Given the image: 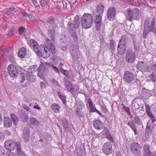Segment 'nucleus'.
Segmentation results:
<instances>
[{
  "instance_id": "nucleus-57",
  "label": "nucleus",
  "mask_w": 156,
  "mask_h": 156,
  "mask_svg": "<svg viewBox=\"0 0 156 156\" xmlns=\"http://www.w3.org/2000/svg\"><path fill=\"white\" fill-rule=\"evenodd\" d=\"M145 108L146 112L150 111L151 108L149 105H146Z\"/></svg>"
},
{
  "instance_id": "nucleus-51",
  "label": "nucleus",
  "mask_w": 156,
  "mask_h": 156,
  "mask_svg": "<svg viewBox=\"0 0 156 156\" xmlns=\"http://www.w3.org/2000/svg\"><path fill=\"white\" fill-rule=\"evenodd\" d=\"M28 17L31 21H34L35 20V18L34 16L30 14Z\"/></svg>"
},
{
  "instance_id": "nucleus-59",
  "label": "nucleus",
  "mask_w": 156,
  "mask_h": 156,
  "mask_svg": "<svg viewBox=\"0 0 156 156\" xmlns=\"http://www.w3.org/2000/svg\"><path fill=\"white\" fill-rule=\"evenodd\" d=\"M94 112H96L98 114H99L101 116H102V115L101 113L98 111V110L96 108L94 111Z\"/></svg>"
},
{
  "instance_id": "nucleus-47",
  "label": "nucleus",
  "mask_w": 156,
  "mask_h": 156,
  "mask_svg": "<svg viewBox=\"0 0 156 156\" xmlns=\"http://www.w3.org/2000/svg\"><path fill=\"white\" fill-rule=\"evenodd\" d=\"M25 29L23 27H20L19 29V33L20 35L23 34V32L25 31Z\"/></svg>"
},
{
  "instance_id": "nucleus-10",
  "label": "nucleus",
  "mask_w": 156,
  "mask_h": 156,
  "mask_svg": "<svg viewBox=\"0 0 156 156\" xmlns=\"http://www.w3.org/2000/svg\"><path fill=\"white\" fill-rule=\"evenodd\" d=\"M135 53L133 51H127L126 53V60L129 63H133L136 59Z\"/></svg>"
},
{
  "instance_id": "nucleus-33",
  "label": "nucleus",
  "mask_w": 156,
  "mask_h": 156,
  "mask_svg": "<svg viewBox=\"0 0 156 156\" xmlns=\"http://www.w3.org/2000/svg\"><path fill=\"white\" fill-rule=\"evenodd\" d=\"M81 109L80 108L77 107L75 112L76 114L80 118L83 117L84 116L83 113Z\"/></svg>"
},
{
  "instance_id": "nucleus-20",
  "label": "nucleus",
  "mask_w": 156,
  "mask_h": 156,
  "mask_svg": "<svg viewBox=\"0 0 156 156\" xmlns=\"http://www.w3.org/2000/svg\"><path fill=\"white\" fill-rule=\"evenodd\" d=\"M144 153L143 156H151V153L150 149V147L149 145H144Z\"/></svg>"
},
{
  "instance_id": "nucleus-1",
  "label": "nucleus",
  "mask_w": 156,
  "mask_h": 156,
  "mask_svg": "<svg viewBox=\"0 0 156 156\" xmlns=\"http://www.w3.org/2000/svg\"><path fill=\"white\" fill-rule=\"evenodd\" d=\"M93 22L92 16L90 14L85 13L83 16L81 20V26L84 29L90 28Z\"/></svg>"
},
{
  "instance_id": "nucleus-16",
  "label": "nucleus",
  "mask_w": 156,
  "mask_h": 156,
  "mask_svg": "<svg viewBox=\"0 0 156 156\" xmlns=\"http://www.w3.org/2000/svg\"><path fill=\"white\" fill-rule=\"evenodd\" d=\"M94 127L98 130L101 129L103 128L102 122L100 120H96L93 122Z\"/></svg>"
},
{
  "instance_id": "nucleus-25",
  "label": "nucleus",
  "mask_w": 156,
  "mask_h": 156,
  "mask_svg": "<svg viewBox=\"0 0 156 156\" xmlns=\"http://www.w3.org/2000/svg\"><path fill=\"white\" fill-rule=\"evenodd\" d=\"M10 116L13 124L15 125H17L19 121V119L18 117L14 113H12L11 114Z\"/></svg>"
},
{
  "instance_id": "nucleus-27",
  "label": "nucleus",
  "mask_w": 156,
  "mask_h": 156,
  "mask_svg": "<svg viewBox=\"0 0 156 156\" xmlns=\"http://www.w3.org/2000/svg\"><path fill=\"white\" fill-rule=\"evenodd\" d=\"M17 11V9L14 7H12L5 9L4 12L5 13L9 15L13 12H15Z\"/></svg>"
},
{
  "instance_id": "nucleus-52",
  "label": "nucleus",
  "mask_w": 156,
  "mask_h": 156,
  "mask_svg": "<svg viewBox=\"0 0 156 156\" xmlns=\"http://www.w3.org/2000/svg\"><path fill=\"white\" fill-rule=\"evenodd\" d=\"M32 3L35 7H38L39 6L38 3L36 0H32Z\"/></svg>"
},
{
  "instance_id": "nucleus-15",
  "label": "nucleus",
  "mask_w": 156,
  "mask_h": 156,
  "mask_svg": "<svg viewBox=\"0 0 156 156\" xmlns=\"http://www.w3.org/2000/svg\"><path fill=\"white\" fill-rule=\"evenodd\" d=\"M23 136L25 141L28 142L30 137V130L28 127H25L23 129Z\"/></svg>"
},
{
  "instance_id": "nucleus-50",
  "label": "nucleus",
  "mask_w": 156,
  "mask_h": 156,
  "mask_svg": "<svg viewBox=\"0 0 156 156\" xmlns=\"http://www.w3.org/2000/svg\"><path fill=\"white\" fill-rule=\"evenodd\" d=\"M51 82L53 84L55 85L56 86H60V85L58 83L56 80L55 79H52L51 80Z\"/></svg>"
},
{
  "instance_id": "nucleus-46",
  "label": "nucleus",
  "mask_w": 156,
  "mask_h": 156,
  "mask_svg": "<svg viewBox=\"0 0 156 156\" xmlns=\"http://www.w3.org/2000/svg\"><path fill=\"white\" fill-rule=\"evenodd\" d=\"M95 26L97 30H99L101 28V22H99L98 21H97V22H95Z\"/></svg>"
},
{
  "instance_id": "nucleus-36",
  "label": "nucleus",
  "mask_w": 156,
  "mask_h": 156,
  "mask_svg": "<svg viewBox=\"0 0 156 156\" xmlns=\"http://www.w3.org/2000/svg\"><path fill=\"white\" fill-rule=\"evenodd\" d=\"M126 36L125 35L122 36L118 44L126 46Z\"/></svg>"
},
{
  "instance_id": "nucleus-18",
  "label": "nucleus",
  "mask_w": 156,
  "mask_h": 156,
  "mask_svg": "<svg viewBox=\"0 0 156 156\" xmlns=\"http://www.w3.org/2000/svg\"><path fill=\"white\" fill-rule=\"evenodd\" d=\"M4 119V126L6 128L10 127L12 126V122L10 117H5Z\"/></svg>"
},
{
  "instance_id": "nucleus-8",
  "label": "nucleus",
  "mask_w": 156,
  "mask_h": 156,
  "mask_svg": "<svg viewBox=\"0 0 156 156\" xmlns=\"http://www.w3.org/2000/svg\"><path fill=\"white\" fill-rule=\"evenodd\" d=\"M123 79L126 82L130 83L134 80L135 76L132 73L126 71L124 73Z\"/></svg>"
},
{
  "instance_id": "nucleus-55",
  "label": "nucleus",
  "mask_w": 156,
  "mask_h": 156,
  "mask_svg": "<svg viewBox=\"0 0 156 156\" xmlns=\"http://www.w3.org/2000/svg\"><path fill=\"white\" fill-rule=\"evenodd\" d=\"M21 13L23 16H25V17H28L29 15L24 11H22Z\"/></svg>"
},
{
  "instance_id": "nucleus-11",
  "label": "nucleus",
  "mask_w": 156,
  "mask_h": 156,
  "mask_svg": "<svg viewBox=\"0 0 156 156\" xmlns=\"http://www.w3.org/2000/svg\"><path fill=\"white\" fill-rule=\"evenodd\" d=\"M102 148L103 153L107 155L111 154L112 151V145L109 142L104 144L103 145Z\"/></svg>"
},
{
  "instance_id": "nucleus-42",
  "label": "nucleus",
  "mask_w": 156,
  "mask_h": 156,
  "mask_svg": "<svg viewBox=\"0 0 156 156\" xmlns=\"http://www.w3.org/2000/svg\"><path fill=\"white\" fill-rule=\"evenodd\" d=\"M134 120L135 123L136 124H140L141 123V122L139 118V117L136 116L134 118Z\"/></svg>"
},
{
  "instance_id": "nucleus-21",
  "label": "nucleus",
  "mask_w": 156,
  "mask_h": 156,
  "mask_svg": "<svg viewBox=\"0 0 156 156\" xmlns=\"http://www.w3.org/2000/svg\"><path fill=\"white\" fill-rule=\"evenodd\" d=\"M27 51V49L25 48H21L19 50L18 52L19 56L21 58H23L26 55Z\"/></svg>"
},
{
  "instance_id": "nucleus-56",
  "label": "nucleus",
  "mask_w": 156,
  "mask_h": 156,
  "mask_svg": "<svg viewBox=\"0 0 156 156\" xmlns=\"http://www.w3.org/2000/svg\"><path fill=\"white\" fill-rule=\"evenodd\" d=\"M38 76L40 77L41 79H44V77L42 74L41 73H38L37 74Z\"/></svg>"
},
{
  "instance_id": "nucleus-7",
  "label": "nucleus",
  "mask_w": 156,
  "mask_h": 156,
  "mask_svg": "<svg viewBox=\"0 0 156 156\" xmlns=\"http://www.w3.org/2000/svg\"><path fill=\"white\" fill-rule=\"evenodd\" d=\"M8 70L9 74L12 77L16 78L19 75V72L17 68L12 64L9 65Z\"/></svg>"
},
{
  "instance_id": "nucleus-12",
  "label": "nucleus",
  "mask_w": 156,
  "mask_h": 156,
  "mask_svg": "<svg viewBox=\"0 0 156 156\" xmlns=\"http://www.w3.org/2000/svg\"><path fill=\"white\" fill-rule=\"evenodd\" d=\"M116 10L113 7H110L107 11V17L110 21L114 20L115 19Z\"/></svg>"
},
{
  "instance_id": "nucleus-62",
  "label": "nucleus",
  "mask_w": 156,
  "mask_h": 156,
  "mask_svg": "<svg viewBox=\"0 0 156 156\" xmlns=\"http://www.w3.org/2000/svg\"><path fill=\"white\" fill-rule=\"evenodd\" d=\"M34 108H37L39 110H40V108L39 107V105H35L34 106Z\"/></svg>"
},
{
  "instance_id": "nucleus-60",
  "label": "nucleus",
  "mask_w": 156,
  "mask_h": 156,
  "mask_svg": "<svg viewBox=\"0 0 156 156\" xmlns=\"http://www.w3.org/2000/svg\"><path fill=\"white\" fill-rule=\"evenodd\" d=\"M53 61L54 62L55 64V65H57L58 63V60L56 59H55Z\"/></svg>"
},
{
  "instance_id": "nucleus-23",
  "label": "nucleus",
  "mask_w": 156,
  "mask_h": 156,
  "mask_svg": "<svg viewBox=\"0 0 156 156\" xmlns=\"http://www.w3.org/2000/svg\"><path fill=\"white\" fill-rule=\"evenodd\" d=\"M126 49V46L118 44L117 48L118 53L120 55H122L124 53Z\"/></svg>"
},
{
  "instance_id": "nucleus-32",
  "label": "nucleus",
  "mask_w": 156,
  "mask_h": 156,
  "mask_svg": "<svg viewBox=\"0 0 156 156\" xmlns=\"http://www.w3.org/2000/svg\"><path fill=\"white\" fill-rule=\"evenodd\" d=\"M70 51L72 55L75 56L77 53L78 48L77 46H72L70 48Z\"/></svg>"
},
{
  "instance_id": "nucleus-35",
  "label": "nucleus",
  "mask_w": 156,
  "mask_h": 156,
  "mask_svg": "<svg viewBox=\"0 0 156 156\" xmlns=\"http://www.w3.org/2000/svg\"><path fill=\"white\" fill-rule=\"evenodd\" d=\"M104 6L102 4L98 5L97 8L98 13L102 14L104 11Z\"/></svg>"
},
{
  "instance_id": "nucleus-40",
  "label": "nucleus",
  "mask_w": 156,
  "mask_h": 156,
  "mask_svg": "<svg viewBox=\"0 0 156 156\" xmlns=\"http://www.w3.org/2000/svg\"><path fill=\"white\" fill-rule=\"evenodd\" d=\"M69 33L71 34V36L73 37L74 41H77L78 40V37L75 31L72 32L71 33Z\"/></svg>"
},
{
  "instance_id": "nucleus-31",
  "label": "nucleus",
  "mask_w": 156,
  "mask_h": 156,
  "mask_svg": "<svg viewBox=\"0 0 156 156\" xmlns=\"http://www.w3.org/2000/svg\"><path fill=\"white\" fill-rule=\"evenodd\" d=\"M45 64L46 65L48 66L49 67L52 68L55 73L58 74L60 73V72L58 69L57 68V67L54 66L53 64L49 63L47 62H45Z\"/></svg>"
},
{
  "instance_id": "nucleus-26",
  "label": "nucleus",
  "mask_w": 156,
  "mask_h": 156,
  "mask_svg": "<svg viewBox=\"0 0 156 156\" xmlns=\"http://www.w3.org/2000/svg\"><path fill=\"white\" fill-rule=\"evenodd\" d=\"M17 149L16 150L17 152L19 154V156H27L21 149V144L20 143H17Z\"/></svg>"
},
{
  "instance_id": "nucleus-19",
  "label": "nucleus",
  "mask_w": 156,
  "mask_h": 156,
  "mask_svg": "<svg viewBox=\"0 0 156 156\" xmlns=\"http://www.w3.org/2000/svg\"><path fill=\"white\" fill-rule=\"evenodd\" d=\"M105 133V136L106 138L111 142H113V139L112 136L110 134V132L107 128L105 127L103 131Z\"/></svg>"
},
{
  "instance_id": "nucleus-3",
  "label": "nucleus",
  "mask_w": 156,
  "mask_h": 156,
  "mask_svg": "<svg viewBox=\"0 0 156 156\" xmlns=\"http://www.w3.org/2000/svg\"><path fill=\"white\" fill-rule=\"evenodd\" d=\"M45 25L48 28V34L50 37L53 36L55 32V29L56 27L54 17L50 16L48 17Z\"/></svg>"
},
{
  "instance_id": "nucleus-48",
  "label": "nucleus",
  "mask_w": 156,
  "mask_h": 156,
  "mask_svg": "<svg viewBox=\"0 0 156 156\" xmlns=\"http://www.w3.org/2000/svg\"><path fill=\"white\" fill-rule=\"evenodd\" d=\"M123 110L126 111V113L129 115H130L131 112L130 111L129 109V108L126 107L125 106H124L123 107Z\"/></svg>"
},
{
  "instance_id": "nucleus-45",
  "label": "nucleus",
  "mask_w": 156,
  "mask_h": 156,
  "mask_svg": "<svg viewBox=\"0 0 156 156\" xmlns=\"http://www.w3.org/2000/svg\"><path fill=\"white\" fill-rule=\"evenodd\" d=\"M101 15L102 14H100L97 15L95 20V22H97V21L101 22Z\"/></svg>"
},
{
  "instance_id": "nucleus-41",
  "label": "nucleus",
  "mask_w": 156,
  "mask_h": 156,
  "mask_svg": "<svg viewBox=\"0 0 156 156\" xmlns=\"http://www.w3.org/2000/svg\"><path fill=\"white\" fill-rule=\"evenodd\" d=\"M9 51V49L8 48H5L0 51V53L2 55H6Z\"/></svg>"
},
{
  "instance_id": "nucleus-22",
  "label": "nucleus",
  "mask_w": 156,
  "mask_h": 156,
  "mask_svg": "<svg viewBox=\"0 0 156 156\" xmlns=\"http://www.w3.org/2000/svg\"><path fill=\"white\" fill-rule=\"evenodd\" d=\"M146 113L151 118L150 119L148 120L147 123V126H151L150 124L153 123L156 121V120L154 118L153 115L151 111Z\"/></svg>"
},
{
  "instance_id": "nucleus-34",
  "label": "nucleus",
  "mask_w": 156,
  "mask_h": 156,
  "mask_svg": "<svg viewBox=\"0 0 156 156\" xmlns=\"http://www.w3.org/2000/svg\"><path fill=\"white\" fill-rule=\"evenodd\" d=\"M87 103L89 104V108H90L91 112H93L96 109V108L94 106L93 102L89 98L88 100Z\"/></svg>"
},
{
  "instance_id": "nucleus-54",
  "label": "nucleus",
  "mask_w": 156,
  "mask_h": 156,
  "mask_svg": "<svg viewBox=\"0 0 156 156\" xmlns=\"http://www.w3.org/2000/svg\"><path fill=\"white\" fill-rule=\"evenodd\" d=\"M40 86L42 89L45 88L46 87L45 83L44 82H41L40 83Z\"/></svg>"
},
{
  "instance_id": "nucleus-61",
  "label": "nucleus",
  "mask_w": 156,
  "mask_h": 156,
  "mask_svg": "<svg viewBox=\"0 0 156 156\" xmlns=\"http://www.w3.org/2000/svg\"><path fill=\"white\" fill-rule=\"evenodd\" d=\"M2 114L0 113V125L2 123Z\"/></svg>"
},
{
  "instance_id": "nucleus-64",
  "label": "nucleus",
  "mask_w": 156,
  "mask_h": 156,
  "mask_svg": "<svg viewBox=\"0 0 156 156\" xmlns=\"http://www.w3.org/2000/svg\"><path fill=\"white\" fill-rule=\"evenodd\" d=\"M154 33L156 36V26H155L154 30Z\"/></svg>"
},
{
  "instance_id": "nucleus-9",
  "label": "nucleus",
  "mask_w": 156,
  "mask_h": 156,
  "mask_svg": "<svg viewBox=\"0 0 156 156\" xmlns=\"http://www.w3.org/2000/svg\"><path fill=\"white\" fill-rule=\"evenodd\" d=\"M30 43L33 47L34 51L40 57H43V53L41 51V49L37 42L34 40L31 39L30 41Z\"/></svg>"
},
{
  "instance_id": "nucleus-53",
  "label": "nucleus",
  "mask_w": 156,
  "mask_h": 156,
  "mask_svg": "<svg viewBox=\"0 0 156 156\" xmlns=\"http://www.w3.org/2000/svg\"><path fill=\"white\" fill-rule=\"evenodd\" d=\"M61 72L64 75H66L67 74V70L63 69L62 68H61L60 69Z\"/></svg>"
},
{
  "instance_id": "nucleus-63",
  "label": "nucleus",
  "mask_w": 156,
  "mask_h": 156,
  "mask_svg": "<svg viewBox=\"0 0 156 156\" xmlns=\"http://www.w3.org/2000/svg\"><path fill=\"white\" fill-rule=\"evenodd\" d=\"M22 78L23 80L22 81H22V82H23V81H24L25 80V76H24V75H23L22 76Z\"/></svg>"
},
{
  "instance_id": "nucleus-2",
  "label": "nucleus",
  "mask_w": 156,
  "mask_h": 156,
  "mask_svg": "<svg viewBox=\"0 0 156 156\" xmlns=\"http://www.w3.org/2000/svg\"><path fill=\"white\" fill-rule=\"evenodd\" d=\"M46 43L48 47L44 48V52L43 53V57L44 58H48L50 56V52L53 54L56 53V50L53 44L51 43L50 40L47 38L46 40Z\"/></svg>"
},
{
  "instance_id": "nucleus-4",
  "label": "nucleus",
  "mask_w": 156,
  "mask_h": 156,
  "mask_svg": "<svg viewBox=\"0 0 156 156\" xmlns=\"http://www.w3.org/2000/svg\"><path fill=\"white\" fill-rule=\"evenodd\" d=\"M79 17L78 16H76L74 17L73 21L69 22L67 25V28L69 33L75 31L78 29L80 26V22L79 19Z\"/></svg>"
},
{
  "instance_id": "nucleus-17",
  "label": "nucleus",
  "mask_w": 156,
  "mask_h": 156,
  "mask_svg": "<svg viewBox=\"0 0 156 156\" xmlns=\"http://www.w3.org/2000/svg\"><path fill=\"white\" fill-rule=\"evenodd\" d=\"M138 69L141 71H146L147 70V65L142 61H139L137 65Z\"/></svg>"
},
{
  "instance_id": "nucleus-39",
  "label": "nucleus",
  "mask_w": 156,
  "mask_h": 156,
  "mask_svg": "<svg viewBox=\"0 0 156 156\" xmlns=\"http://www.w3.org/2000/svg\"><path fill=\"white\" fill-rule=\"evenodd\" d=\"M37 65L32 66L30 67L28 69V72L31 73H34L37 70Z\"/></svg>"
},
{
  "instance_id": "nucleus-5",
  "label": "nucleus",
  "mask_w": 156,
  "mask_h": 156,
  "mask_svg": "<svg viewBox=\"0 0 156 156\" xmlns=\"http://www.w3.org/2000/svg\"><path fill=\"white\" fill-rule=\"evenodd\" d=\"M155 23L154 18H153L151 20V24H150V21L148 19L145 20L143 31V36L144 38H146L145 36L149 32L153 31Z\"/></svg>"
},
{
  "instance_id": "nucleus-24",
  "label": "nucleus",
  "mask_w": 156,
  "mask_h": 156,
  "mask_svg": "<svg viewBox=\"0 0 156 156\" xmlns=\"http://www.w3.org/2000/svg\"><path fill=\"white\" fill-rule=\"evenodd\" d=\"M65 86L67 90L69 92L72 93L74 91V89L72 84L69 82H68L65 84Z\"/></svg>"
},
{
  "instance_id": "nucleus-58",
  "label": "nucleus",
  "mask_w": 156,
  "mask_h": 156,
  "mask_svg": "<svg viewBox=\"0 0 156 156\" xmlns=\"http://www.w3.org/2000/svg\"><path fill=\"white\" fill-rule=\"evenodd\" d=\"M4 138V134L2 132H0V140L3 139Z\"/></svg>"
},
{
  "instance_id": "nucleus-28",
  "label": "nucleus",
  "mask_w": 156,
  "mask_h": 156,
  "mask_svg": "<svg viewBox=\"0 0 156 156\" xmlns=\"http://www.w3.org/2000/svg\"><path fill=\"white\" fill-rule=\"evenodd\" d=\"M128 125L133 130L134 134L135 135L137 134V132L136 129L135 125L134 122L132 121H129L128 123Z\"/></svg>"
},
{
  "instance_id": "nucleus-38",
  "label": "nucleus",
  "mask_w": 156,
  "mask_h": 156,
  "mask_svg": "<svg viewBox=\"0 0 156 156\" xmlns=\"http://www.w3.org/2000/svg\"><path fill=\"white\" fill-rule=\"evenodd\" d=\"M20 118L23 121L26 122L28 119V116L27 113H23L21 115Z\"/></svg>"
},
{
  "instance_id": "nucleus-43",
  "label": "nucleus",
  "mask_w": 156,
  "mask_h": 156,
  "mask_svg": "<svg viewBox=\"0 0 156 156\" xmlns=\"http://www.w3.org/2000/svg\"><path fill=\"white\" fill-rule=\"evenodd\" d=\"M60 98L61 100H62V102L64 104H65L66 103V96H64L63 95H62V96H61L60 97Z\"/></svg>"
},
{
  "instance_id": "nucleus-49",
  "label": "nucleus",
  "mask_w": 156,
  "mask_h": 156,
  "mask_svg": "<svg viewBox=\"0 0 156 156\" xmlns=\"http://www.w3.org/2000/svg\"><path fill=\"white\" fill-rule=\"evenodd\" d=\"M151 81L153 82L155 81V74L154 73H152L149 76Z\"/></svg>"
},
{
  "instance_id": "nucleus-14",
  "label": "nucleus",
  "mask_w": 156,
  "mask_h": 156,
  "mask_svg": "<svg viewBox=\"0 0 156 156\" xmlns=\"http://www.w3.org/2000/svg\"><path fill=\"white\" fill-rule=\"evenodd\" d=\"M141 147L140 145L136 143H132L130 146V149L133 153L136 154L138 153Z\"/></svg>"
},
{
  "instance_id": "nucleus-13",
  "label": "nucleus",
  "mask_w": 156,
  "mask_h": 156,
  "mask_svg": "<svg viewBox=\"0 0 156 156\" xmlns=\"http://www.w3.org/2000/svg\"><path fill=\"white\" fill-rule=\"evenodd\" d=\"M128 13L126 16V19L130 21H132L133 17V15L135 14L136 12H138L139 9L137 8H135L133 10L130 9L128 8L127 9Z\"/></svg>"
},
{
  "instance_id": "nucleus-44",
  "label": "nucleus",
  "mask_w": 156,
  "mask_h": 156,
  "mask_svg": "<svg viewBox=\"0 0 156 156\" xmlns=\"http://www.w3.org/2000/svg\"><path fill=\"white\" fill-rule=\"evenodd\" d=\"M44 65L42 63L41 64H40L38 69H37V70L38 73L41 72L42 69L44 68Z\"/></svg>"
},
{
  "instance_id": "nucleus-6",
  "label": "nucleus",
  "mask_w": 156,
  "mask_h": 156,
  "mask_svg": "<svg viewBox=\"0 0 156 156\" xmlns=\"http://www.w3.org/2000/svg\"><path fill=\"white\" fill-rule=\"evenodd\" d=\"M17 143H20L19 142H14L11 140H8L5 143V147L6 149L10 151L13 150L15 148L16 149H17Z\"/></svg>"
},
{
  "instance_id": "nucleus-29",
  "label": "nucleus",
  "mask_w": 156,
  "mask_h": 156,
  "mask_svg": "<svg viewBox=\"0 0 156 156\" xmlns=\"http://www.w3.org/2000/svg\"><path fill=\"white\" fill-rule=\"evenodd\" d=\"M52 110L56 113H58L59 112L60 107L58 105L54 103L51 106Z\"/></svg>"
},
{
  "instance_id": "nucleus-37",
  "label": "nucleus",
  "mask_w": 156,
  "mask_h": 156,
  "mask_svg": "<svg viewBox=\"0 0 156 156\" xmlns=\"http://www.w3.org/2000/svg\"><path fill=\"white\" fill-rule=\"evenodd\" d=\"M40 3L43 9L47 8L49 7L48 2L45 0H41Z\"/></svg>"
},
{
  "instance_id": "nucleus-30",
  "label": "nucleus",
  "mask_w": 156,
  "mask_h": 156,
  "mask_svg": "<svg viewBox=\"0 0 156 156\" xmlns=\"http://www.w3.org/2000/svg\"><path fill=\"white\" fill-rule=\"evenodd\" d=\"M29 121L31 125L34 126H37L39 124V121L33 117H31L30 118Z\"/></svg>"
}]
</instances>
